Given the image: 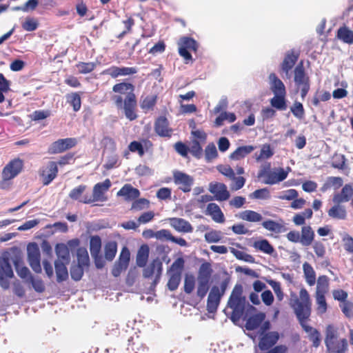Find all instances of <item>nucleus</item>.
I'll use <instances>...</instances> for the list:
<instances>
[{
    "label": "nucleus",
    "instance_id": "052dcab7",
    "mask_svg": "<svg viewBox=\"0 0 353 353\" xmlns=\"http://www.w3.org/2000/svg\"><path fill=\"white\" fill-rule=\"evenodd\" d=\"M85 267L80 265H73L70 268L71 278L77 281L81 279L83 275V268Z\"/></svg>",
    "mask_w": 353,
    "mask_h": 353
},
{
    "label": "nucleus",
    "instance_id": "4c0bfd02",
    "mask_svg": "<svg viewBox=\"0 0 353 353\" xmlns=\"http://www.w3.org/2000/svg\"><path fill=\"white\" fill-rule=\"evenodd\" d=\"M285 97L286 94L274 95L270 99L271 105L279 110H285L287 108Z\"/></svg>",
    "mask_w": 353,
    "mask_h": 353
},
{
    "label": "nucleus",
    "instance_id": "09e8293b",
    "mask_svg": "<svg viewBox=\"0 0 353 353\" xmlns=\"http://www.w3.org/2000/svg\"><path fill=\"white\" fill-rule=\"evenodd\" d=\"M230 252L239 260H241L248 263H254V257L243 251L236 250L234 248H230Z\"/></svg>",
    "mask_w": 353,
    "mask_h": 353
},
{
    "label": "nucleus",
    "instance_id": "ddd939ff",
    "mask_svg": "<svg viewBox=\"0 0 353 353\" xmlns=\"http://www.w3.org/2000/svg\"><path fill=\"white\" fill-rule=\"evenodd\" d=\"M23 167V161L19 159L11 161L6 165L2 171V178L12 179L21 172Z\"/></svg>",
    "mask_w": 353,
    "mask_h": 353
},
{
    "label": "nucleus",
    "instance_id": "37998d69",
    "mask_svg": "<svg viewBox=\"0 0 353 353\" xmlns=\"http://www.w3.org/2000/svg\"><path fill=\"white\" fill-rule=\"evenodd\" d=\"M105 258L108 261H112L117 251V244L115 241H109L105 245Z\"/></svg>",
    "mask_w": 353,
    "mask_h": 353
},
{
    "label": "nucleus",
    "instance_id": "a18cd8bd",
    "mask_svg": "<svg viewBox=\"0 0 353 353\" xmlns=\"http://www.w3.org/2000/svg\"><path fill=\"white\" fill-rule=\"evenodd\" d=\"M197 296L202 299L205 297L210 288V281L203 279H197Z\"/></svg>",
    "mask_w": 353,
    "mask_h": 353
},
{
    "label": "nucleus",
    "instance_id": "cd10ccee",
    "mask_svg": "<svg viewBox=\"0 0 353 353\" xmlns=\"http://www.w3.org/2000/svg\"><path fill=\"white\" fill-rule=\"evenodd\" d=\"M255 149L253 145H243L238 147L230 155V159L234 161H239L245 157L249 154L252 153Z\"/></svg>",
    "mask_w": 353,
    "mask_h": 353
},
{
    "label": "nucleus",
    "instance_id": "13d9d810",
    "mask_svg": "<svg viewBox=\"0 0 353 353\" xmlns=\"http://www.w3.org/2000/svg\"><path fill=\"white\" fill-rule=\"evenodd\" d=\"M30 283L33 289L39 293H42L45 291V285L41 279L39 277H30V280L28 282Z\"/></svg>",
    "mask_w": 353,
    "mask_h": 353
},
{
    "label": "nucleus",
    "instance_id": "423d86ee",
    "mask_svg": "<svg viewBox=\"0 0 353 353\" xmlns=\"http://www.w3.org/2000/svg\"><path fill=\"white\" fill-rule=\"evenodd\" d=\"M143 276L145 279L154 276L152 285L154 287L159 281L162 270L163 263L159 259H154L148 265L143 267Z\"/></svg>",
    "mask_w": 353,
    "mask_h": 353
},
{
    "label": "nucleus",
    "instance_id": "774afa93",
    "mask_svg": "<svg viewBox=\"0 0 353 353\" xmlns=\"http://www.w3.org/2000/svg\"><path fill=\"white\" fill-rule=\"evenodd\" d=\"M68 101L72 105L73 110L77 112L81 108V97L77 93H72L68 96Z\"/></svg>",
    "mask_w": 353,
    "mask_h": 353
},
{
    "label": "nucleus",
    "instance_id": "b1692460",
    "mask_svg": "<svg viewBox=\"0 0 353 353\" xmlns=\"http://www.w3.org/2000/svg\"><path fill=\"white\" fill-rule=\"evenodd\" d=\"M353 196V185L352 184H345L340 193L335 194L332 201L334 203H346L349 201Z\"/></svg>",
    "mask_w": 353,
    "mask_h": 353
},
{
    "label": "nucleus",
    "instance_id": "bf43d9fd",
    "mask_svg": "<svg viewBox=\"0 0 353 353\" xmlns=\"http://www.w3.org/2000/svg\"><path fill=\"white\" fill-rule=\"evenodd\" d=\"M96 67V64L93 62H80L76 65V68L81 74H88L91 72Z\"/></svg>",
    "mask_w": 353,
    "mask_h": 353
},
{
    "label": "nucleus",
    "instance_id": "79ce46f5",
    "mask_svg": "<svg viewBox=\"0 0 353 353\" xmlns=\"http://www.w3.org/2000/svg\"><path fill=\"white\" fill-rule=\"evenodd\" d=\"M112 90L114 92L127 94L128 96L130 93H134V86L129 83H120L114 85Z\"/></svg>",
    "mask_w": 353,
    "mask_h": 353
},
{
    "label": "nucleus",
    "instance_id": "2f4dec72",
    "mask_svg": "<svg viewBox=\"0 0 353 353\" xmlns=\"http://www.w3.org/2000/svg\"><path fill=\"white\" fill-rule=\"evenodd\" d=\"M336 37L345 43L353 44V30L345 26L338 29Z\"/></svg>",
    "mask_w": 353,
    "mask_h": 353
},
{
    "label": "nucleus",
    "instance_id": "0e129e2a",
    "mask_svg": "<svg viewBox=\"0 0 353 353\" xmlns=\"http://www.w3.org/2000/svg\"><path fill=\"white\" fill-rule=\"evenodd\" d=\"M316 300L318 314H324L327 310V303L325 299V294H316Z\"/></svg>",
    "mask_w": 353,
    "mask_h": 353
},
{
    "label": "nucleus",
    "instance_id": "5701e85b",
    "mask_svg": "<svg viewBox=\"0 0 353 353\" xmlns=\"http://www.w3.org/2000/svg\"><path fill=\"white\" fill-rule=\"evenodd\" d=\"M118 196H122L125 201H130L137 199L140 195L138 189L134 188L130 184H125L117 192Z\"/></svg>",
    "mask_w": 353,
    "mask_h": 353
},
{
    "label": "nucleus",
    "instance_id": "338daca9",
    "mask_svg": "<svg viewBox=\"0 0 353 353\" xmlns=\"http://www.w3.org/2000/svg\"><path fill=\"white\" fill-rule=\"evenodd\" d=\"M312 248L318 258H324L326 254V249L325 245L322 242L314 241L312 243Z\"/></svg>",
    "mask_w": 353,
    "mask_h": 353
},
{
    "label": "nucleus",
    "instance_id": "603ef678",
    "mask_svg": "<svg viewBox=\"0 0 353 353\" xmlns=\"http://www.w3.org/2000/svg\"><path fill=\"white\" fill-rule=\"evenodd\" d=\"M181 274L179 272H171L169 281L168 282V288L170 290L174 291L179 287L181 281Z\"/></svg>",
    "mask_w": 353,
    "mask_h": 353
},
{
    "label": "nucleus",
    "instance_id": "aec40b11",
    "mask_svg": "<svg viewBox=\"0 0 353 353\" xmlns=\"http://www.w3.org/2000/svg\"><path fill=\"white\" fill-rule=\"evenodd\" d=\"M167 119L164 117L158 118L154 124L156 133L160 137H170L172 134V130L169 128Z\"/></svg>",
    "mask_w": 353,
    "mask_h": 353
},
{
    "label": "nucleus",
    "instance_id": "5fc2aeb1",
    "mask_svg": "<svg viewBox=\"0 0 353 353\" xmlns=\"http://www.w3.org/2000/svg\"><path fill=\"white\" fill-rule=\"evenodd\" d=\"M86 188L87 186L85 185H80L77 187H75L69 193V197L72 200L79 201L81 202V200L83 199V196L81 198V196Z\"/></svg>",
    "mask_w": 353,
    "mask_h": 353
},
{
    "label": "nucleus",
    "instance_id": "69168bd1",
    "mask_svg": "<svg viewBox=\"0 0 353 353\" xmlns=\"http://www.w3.org/2000/svg\"><path fill=\"white\" fill-rule=\"evenodd\" d=\"M250 197L256 199H268L270 197V191L267 188L256 190L250 194Z\"/></svg>",
    "mask_w": 353,
    "mask_h": 353
},
{
    "label": "nucleus",
    "instance_id": "6ab92c4d",
    "mask_svg": "<svg viewBox=\"0 0 353 353\" xmlns=\"http://www.w3.org/2000/svg\"><path fill=\"white\" fill-rule=\"evenodd\" d=\"M136 103V97L134 93H130L128 96H126L124 100L123 109L125 117L130 121L137 118V114L134 111Z\"/></svg>",
    "mask_w": 353,
    "mask_h": 353
},
{
    "label": "nucleus",
    "instance_id": "c756f323",
    "mask_svg": "<svg viewBox=\"0 0 353 353\" xmlns=\"http://www.w3.org/2000/svg\"><path fill=\"white\" fill-rule=\"evenodd\" d=\"M265 318V314L263 312H259L250 316L246 321L245 328L248 330H254L258 328L263 322Z\"/></svg>",
    "mask_w": 353,
    "mask_h": 353
},
{
    "label": "nucleus",
    "instance_id": "473e14b6",
    "mask_svg": "<svg viewBox=\"0 0 353 353\" xmlns=\"http://www.w3.org/2000/svg\"><path fill=\"white\" fill-rule=\"evenodd\" d=\"M14 265L18 276L23 279L26 283H28L30 277H32L29 269L23 266L22 262L17 259L14 261Z\"/></svg>",
    "mask_w": 353,
    "mask_h": 353
},
{
    "label": "nucleus",
    "instance_id": "3c124183",
    "mask_svg": "<svg viewBox=\"0 0 353 353\" xmlns=\"http://www.w3.org/2000/svg\"><path fill=\"white\" fill-rule=\"evenodd\" d=\"M218 157V152L213 143H209L205 149V158L207 162H211Z\"/></svg>",
    "mask_w": 353,
    "mask_h": 353
},
{
    "label": "nucleus",
    "instance_id": "dca6fc26",
    "mask_svg": "<svg viewBox=\"0 0 353 353\" xmlns=\"http://www.w3.org/2000/svg\"><path fill=\"white\" fill-rule=\"evenodd\" d=\"M221 297L219 293V287L213 286L209 293L207 302V310L210 313L216 311Z\"/></svg>",
    "mask_w": 353,
    "mask_h": 353
},
{
    "label": "nucleus",
    "instance_id": "20e7f679",
    "mask_svg": "<svg viewBox=\"0 0 353 353\" xmlns=\"http://www.w3.org/2000/svg\"><path fill=\"white\" fill-rule=\"evenodd\" d=\"M294 81L297 90L301 91V96L303 99L310 90V81L305 71L303 63H299L294 68Z\"/></svg>",
    "mask_w": 353,
    "mask_h": 353
},
{
    "label": "nucleus",
    "instance_id": "9d476101",
    "mask_svg": "<svg viewBox=\"0 0 353 353\" xmlns=\"http://www.w3.org/2000/svg\"><path fill=\"white\" fill-rule=\"evenodd\" d=\"M179 54L188 63L192 57L189 50L196 51L197 49L196 42L194 39L189 37H183L179 41Z\"/></svg>",
    "mask_w": 353,
    "mask_h": 353
},
{
    "label": "nucleus",
    "instance_id": "de8ad7c7",
    "mask_svg": "<svg viewBox=\"0 0 353 353\" xmlns=\"http://www.w3.org/2000/svg\"><path fill=\"white\" fill-rule=\"evenodd\" d=\"M236 119V115L234 113L224 111L215 119L214 123L216 126H221L223 125L224 121H228L230 123H232Z\"/></svg>",
    "mask_w": 353,
    "mask_h": 353
},
{
    "label": "nucleus",
    "instance_id": "864d4df0",
    "mask_svg": "<svg viewBox=\"0 0 353 353\" xmlns=\"http://www.w3.org/2000/svg\"><path fill=\"white\" fill-rule=\"evenodd\" d=\"M77 261L78 265L83 267H88L89 265L90 259L88 251L85 248H79L77 250Z\"/></svg>",
    "mask_w": 353,
    "mask_h": 353
},
{
    "label": "nucleus",
    "instance_id": "6e6d98bb",
    "mask_svg": "<svg viewBox=\"0 0 353 353\" xmlns=\"http://www.w3.org/2000/svg\"><path fill=\"white\" fill-rule=\"evenodd\" d=\"M157 102L156 95L147 96L141 102V108L145 111L148 112L152 110Z\"/></svg>",
    "mask_w": 353,
    "mask_h": 353
},
{
    "label": "nucleus",
    "instance_id": "7ed1b4c3",
    "mask_svg": "<svg viewBox=\"0 0 353 353\" xmlns=\"http://www.w3.org/2000/svg\"><path fill=\"white\" fill-rule=\"evenodd\" d=\"M270 165L268 164L267 168H264L259 173V177H264V183L268 185H274L285 180L291 170L290 168L284 170L282 168H274L270 170Z\"/></svg>",
    "mask_w": 353,
    "mask_h": 353
},
{
    "label": "nucleus",
    "instance_id": "4d7b16f0",
    "mask_svg": "<svg viewBox=\"0 0 353 353\" xmlns=\"http://www.w3.org/2000/svg\"><path fill=\"white\" fill-rule=\"evenodd\" d=\"M205 240L209 243H218L222 239L221 231L211 230L206 232L204 235Z\"/></svg>",
    "mask_w": 353,
    "mask_h": 353
},
{
    "label": "nucleus",
    "instance_id": "2eb2a0df",
    "mask_svg": "<svg viewBox=\"0 0 353 353\" xmlns=\"http://www.w3.org/2000/svg\"><path fill=\"white\" fill-rule=\"evenodd\" d=\"M298 58L299 55L292 50L286 52L281 64V70L285 74L286 78L289 79L290 77V71L294 66Z\"/></svg>",
    "mask_w": 353,
    "mask_h": 353
},
{
    "label": "nucleus",
    "instance_id": "9b49d317",
    "mask_svg": "<svg viewBox=\"0 0 353 353\" xmlns=\"http://www.w3.org/2000/svg\"><path fill=\"white\" fill-rule=\"evenodd\" d=\"M130 257V253L129 250L126 247H123L120 253L119 259L114 263L112 274L114 276H119L122 272L125 271L129 264Z\"/></svg>",
    "mask_w": 353,
    "mask_h": 353
},
{
    "label": "nucleus",
    "instance_id": "ea45409f",
    "mask_svg": "<svg viewBox=\"0 0 353 353\" xmlns=\"http://www.w3.org/2000/svg\"><path fill=\"white\" fill-rule=\"evenodd\" d=\"M329 289V279L325 275L320 276L317 279L316 294H325Z\"/></svg>",
    "mask_w": 353,
    "mask_h": 353
},
{
    "label": "nucleus",
    "instance_id": "6e6552de",
    "mask_svg": "<svg viewBox=\"0 0 353 353\" xmlns=\"http://www.w3.org/2000/svg\"><path fill=\"white\" fill-rule=\"evenodd\" d=\"M27 252L28 259L30 266L34 272L41 273L42 269L40 262V251L37 243H29L27 247Z\"/></svg>",
    "mask_w": 353,
    "mask_h": 353
},
{
    "label": "nucleus",
    "instance_id": "c03bdc74",
    "mask_svg": "<svg viewBox=\"0 0 353 353\" xmlns=\"http://www.w3.org/2000/svg\"><path fill=\"white\" fill-rule=\"evenodd\" d=\"M263 227L268 231L280 233L283 230V225L282 223L276 222L272 220L265 221L262 223Z\"/></svg>",
    "mask_w": 353,
    "mask_h": 353
},
{
    "label": "nucleus",
    "instance_id": "49530a36",
    "mask_svg": "<svg viewBox=\"0 0 353 353\" xmlns=\"http://www.w3.org/2000/svg\"><path fill=\"white\" fill-rule=\"evenodd\" d=\"M212 270L209 263H203L199 268L197 279L209 280L210 279Z\"/></svg>",
    "mask_w": 353,
    "mask_h": 353
},
{
    "label": "nucleus",
    "instance_id": "f03ea898",
    "mask_svg": "<svg viewBox=\"0 0 353 353\" xmlns=\"http://www.w3.org/2000/svg\"><path fill=\"white\" fill-rule=\"evenodd\" d=\"M243 286L236 284L228 301V307L232 310L230 319L233 322L240 320L245 309L246 298L243 295Z\"/></svg>",
    "mask_w": 353,
    "mask_h": 353
},
{
    "label": "nucleus",
    "instance_id": "412c9836",
    "mask_svg": "<svg viewBox=\"0 0 353 353\" xmlns=\"http://www.w3.org/2000/svg\"><path fill=\"white\" fill-rule=\"evenodd\" d=\"M137 72V70L133 67H116L112 66L105 70L103 73L111 76L112 78H117L119 76H126L133 74Z\"/></svg>",
    "mask_w": 353,
    "mask_h": 353
},
{
    "label": "nucleus",
    "instance_id": "bb28decb",
    "mask_svg": "<svg viewBox=\"0 0 353 353\" xmlns=\"http://www.w3.org/2000/svg\"><path fill=\"white\" fill-rule=\"evenodd\" d=\"M335 204L328 210L329 216L339 220H345L347 218L345 207L341 205L342 203H334Z\"/></svg>",
    "mask_w": 353,
    "mask_h": 353
},
{
    "label": "nucleus",
    "instance_id": "f704fd0d",
    "mask_svg": "<svg viewBox=\"0 0 353 353\" xmlns=\"http://www.w3.org/2000/svg\"><path fill=\"white\" fill-rule=\"evenodd\" d=\"M303 270L307 283L312 286L316 283V273L312 266L307 262L303 265Z\"/></svg>",
    "mask_w": 353,
    "mask_h": 353
},
{
    "label": "nucleus",
    "instance_id": "393cba45",
    "mask_svg": "<svg viewBox=\"0 0 353 353\" xmlns=\"http://www.w3.org/2000/svg\"><path fill=\"white\" fill-rule=\"evenodd\" d=\"M57 172V163L54 161L49 162L42 172L43 184L48 185L56 177Z\"/></svg>",
    "mask_w": 353,
    "mask_h": 353
},
{
    "label": "nucleus",
    "instance_id": "680f3d73",
    "mask_svg": "<svg viewBox=\"0 0 353 353\" xmlns=\"http://www.w3.org/2000/svg\"><path fill=\"white\" fill-rule=\"evenodd\" d=\"M21 26L25 30L32 32L38 28L39 23L36 19L32 17H27L22 23Z\"/></svg>",
    "mask_w": 353,
    "mask_h": 353
},
{
    "label": "nucleus",
    "instance_id": "0eeeda50",
    "mask_svg": "<svg viewBox=\"0 0 353 353\" xmlns=\"http://www.w3.org/2000/svg\"><path fill=\"white\" fill-rule=\"evenodd\" d=\"M173 181L183 192H189L194 184V178L181 171H173Z\"/></svg>",
    "mask_w": 353,
    "mask_h": 353
},
{
    "label": "nucleus",
    "instance_id": "f8f14e48",
    "mask_svg": "<svg viewBox=\"0 0 353 353\" xmlns=\"http://www.w3.org/2000/svg\"><path fill=\"white\" fill-rule=\"evenodd\" d=\"M208 190L214 195V200L218 201H227L230 196L227 186L223 183H210Z\"/></svg>",
    "mask_w": 353,
    "mask_h": 353
},
{
    "label": "nucleus",
    "instance_id": "39448f33",
    "mask_svg": "<svg viewBox=\"0 0 353 353\" xmlns=\"http://www.w3.org/2000/svg\"><path fill=\"white\" fill-rule=\"evenodd\" d=\"M110 186L111 181L108 179H105L102 183H97L93 188L92 196L84 195L83 199L81 200V202L89 204L98 201H106L108 198L105 196V193L108 190Z\"/></svg>",
    "mask_w": 353,
    "mask_h": 353
},
{
    "label": "nucleus",
    "instance_id": "4468645a",
    "mask_svg": "<svg viewBox=\"0 0 353 353\" xmlns=\"http://www.w3.org/2000/svg\"><path fill=\"white\" fill-rule=\"evenodd\" d=\"M76 140L72 138L59 139L51 144L48 148L50 154H57L62 152L74 146Z\"/></svg>",
    "mask_w": 353,
    "mask_h": 353
},
{
    "label": "nucleus",
    "instance_id": "1a4fd4ad",
    "mask_svg": "<svg viewBox=\"0 0 353 353\" xmlns=\"http://www.w3.org/2000/svg\"><path fill=\"white\" fill-rule=\"evenodd\" d=\"M325 343L328 350L339 348L343 341L347 342L345 339H339L337 329L332 325L326 327Z\"/></svg>",
    "mask_w": 353,
    "mask_h": 353
},
{
    "label": "nucleus",
    "instance_id": "a878e982",
    "mask_svg": "<svg viewBox=\"0 0 353 353\" xmlns=\"http://www.w3.org/2000/svg\"><path fill=\"white\" fill-rule=\"evenodd\" d=\"M170 223L171 226L178 232L189 233L193 231V228L191 224L183 219L172 218L170 219Z\"/></svg>",
    "mask_w": 353,
    "mask_h": 353
},
{
    "label": "nucleus",
    "instance_id": "f257e3e1",
    "mask_svg": "<svg viewBox=\"0 0 353 353\" xmlns=\"http://www.w3.org/2000/svg\"><path fill=\"white\" fill-rule=\"evenodd\" d=\"M290 305L299 319L300 323L305 322L311 314V300L309 293L305 288L301 289L299 298L295 294H292Z\"/></svg>",
    "mask_w": 353,
    "mask_h": 353
},
{
    "label": "nucleus",
    "instance_id": "a211bd4d",
    "mask_svg": "<svg viewBox=\"0 0 353 353\" xmlns=\"http://www.w3.org/2000/svg\"><path fill=\"white\" fill-rule=\"evenodd\" d=\"M268 79L270 90L272 92L274 95L286 94V89L284 83L275 73H270L268 77Z\"/></svg>",
    "mask_w": 353,
    "mask_h": 353
},
{
    "label": "nucleus",
    "instance_id": "f3484780",
    "mask_svg": "<svg viewBox=\"0 0 353 353\" xmlns=\"http://www.w3.org/2000/svg\"><path fill=\"white\" fill-rule=\"evenodd\" d=\"M279 339V334L277 332H270L265 334L261 335L259 343V347L261 350H267L274 345Z\"/></svg>",
    "mask_w": 353,
    "mask_h": 353
},
{
    "label": "nucleus",
    "instance_id": "58836bf2",
    "mask_svg": "<svg viewBox=\"0 0 353 353\" xmlns=\"http://www.w3.org/2000/svg\"><path fill=\"white\" fill-rule=\"evenodd\" d=\"M253 247L267 254H272L274 249L266 239L256 241L254 243Z\"/></svg>",
    "mask_w": 353,
    "mask_h": 353
},
{
    "label": "nucleus",
    "instance_id": "e2e57ef3",
    "mask_svg": "<svg viewBox=\"0 0 353 353\" xmlns=\"http://www.w3.org/2000/svg\"><path fill=\"white\" fill-rule=\"evenodd\" d=\"M268 283L272 287L277 299L281 301L284 298V294L281 290L280 283L274 280H268Z\"/></svg>",
    "mask_w": 353,
    "mask_h": 353
},
{
    "label": "nucleus",
    "instance_id": "7c9ffc66",
    "mask_svg": "<svg viewBox=\"0 0 353 353\" xmlns=\"http://www.w3.org/2000/svg\"><path fill=\"white\" fill-rule=\"evenodd\" d=\"M66 263H64L61 260H56L54 262L57 281L59 283L64 281L68 278V272L66 268Z\"/></svg>",
    "mask_w": 353,
    "mask_h": 353
},
{
    "label": "nucleus",
    "instance_id": "72a5a7b5",
    "mask_svg": "<svg viewBox=\"0 0 353 353\" xmlns=\"http://www.w3.org/2000/svg\"><path fill=\"white\" fill-rule=\"evenodd\" d=\"M149 256V247L143 245L140 247L137 254V265L139 267H145Z\"/></svg>",
    "mask_w": 353,
    "mask_h": 353
},
{
    "label": "nucleus",
    "instance_id": "4be33fe9",
    "mask_svg": "<svg viewBox=\"0 0 353 353\" xmlns=\"http://www.w3.org/2000/svg\"><path fill=\"white\" fill-rule=\"evenodd\" d=\"M205 214L210 216L216 223H222L225 221L223 213L220 207L215 203H210L207 205Z\"/></svg>",
    "mask_w": 353,
    "mask_h": 353
},
{
    "label": "nucleus",
    "instance_id": "e433bc0d",
    "mask_svg": "<svg viewBox=\"0 0 353 353\" xmlns=\"http://www.w3.org/2000/svg\"><path fill=\"white\" fill-rule=\"evenodd\" d=\"M239 216L241 219L250 222H259L263 219L261 214L250 210L241 212Z\"/></svg>",
    "mask_w": 353,
    "mask_h": 353
},
{
    "label": "nucleus",
    "instance_id": "c9c22d12",
    "mask_svg": "<svg viewBox=\"0 0 353 353\" xmlns=\"http://www.w3.org/2000/svg\"><path fill=\"white\" fill-rule=\"evenodd\" d=\"M56 254L57 255L58 259L61 261L69 263L70 261V252L69 249L63 243L57 244L55 248Z\"/></svg>",
    "mask_w": 353,
    "mask_h": 353
},
{
    "label": "nucleus",
    "instance_id": "c85d7f7f",
    "mask_svg": "<svg viewBox=\"0 0 353 353\" xmlns=\"http://www.w3.org/2000/svg\"><path fill=\"white\" fill-rule=\"evenodd\" d=\"M301 244L303 246H309L314 243V232L310 225L303 226L301 228Z\"/></svg>",
    "mask_w": 353,
    "mask_h": 353
},
{
    "label": "nucleus",
    "instance_id": "a19ab883",
    "mask_svg": "<svg viewBox=\"0 0 353 353\" xmlns=\"http://www.w3.org/2000/svg\"><path fill=\"white\" fill-rule=\"evenodd\" d=\"M101 248V239L99 236H93L90 241V252L92 256H97L100 254Z\"/></svg>",
    "mask_w": 353,
    "mask_h": 353
},
{
    "label": "nucleus",
    "instance_id": "8fccbe9b",
    "mask_svg": "<svg viewBox=\"0 0 353 353\" xmlns=\"http://www.w3.org/2000/svg\"><path fill=\"white\" fill-rule=\"evenodd\" d=\"M290 111L299 120H302L305 117V110L301 102L295 101L291 106Z\"/></svg>",
    "mask_w": 353,
    "mask_h": 353
}]
</instances>
